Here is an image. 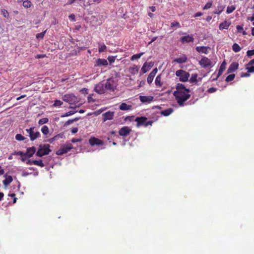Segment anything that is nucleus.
Instances as JSON below:
<instances>
[{"mask_svg": "<svg viewBox=\"0 0 254 254\" xmlns=\"http://www.w3.org/2000/svg\"><path fill=\"white\" fill-rule=\"evenodd\" d=\"M72 148L71 144L64 145L62 147L56 151V154L58 155H62L64 154L67 153Z\"/></svg>", "mask_w": 254, "mask_h": 254, "instance_id": "obj_7", "label": "nucleus"}, {"mask_svg": "<svg viewBox=\"0 0 254 254\" xmlns=\"http://www.w3.org/2000/svg\"><path fill=\"white\" fill-rule=\"evenodd\" d=\"M149 8L152 12H154L156 10L155 7L153 6H150V7H149Z\"/></svg>", "mask_w": 254, "mask_h": 254, "instance_id": "obj_62", "label": "nucleus"}, {"mask_svg": "<svg viewBox=\"0 0 254 254\" xmlns=\"http://www.w3.org/2000/svg\"><path fill=\"white\" fill-rule=\"evenodd\" d=\"M12 155H20L21 156H24V152L21 151H14L13 153H12Z\"/></svg>", "mask_w": 254, "mask_h": 254, "instance_id": "obj_41", "label": "nucleus"}, {"mask_svg": "<svg viewBox=\"0 0 254 254\" xmlns=\"http://www.w3.org/2000/svg\"><path fill=\"white\" fill-rule=\"evenodd\" d=\"M98 48H99V52L100 53H101V52H104L106 50V46L104 44H99V46H98Z\"/></svg>", "mask_w": 254, "mask_h": 254, "instance_id": "obj_32", "label": "nucleus"}, {"mask_svg": "<svg viewBox=\"0 0 254 254\" xmlns=\"http://www.w3.org/2000/svg\"><path fill=\"white\" fill-rule=\"evenodd\" d=\"M64 101L70 105H75L79 102L78 99L73 94H67L63 97Z\"/></svg>", "mask_w": 254, "mask_h": 254, "instance_id": "obj_4", "label": "nucleus"}, {"mask_svg": "<svg viewBox=\"0 0 254 254\" xmlns=\"http://www.w3.org/2000/svg\"><path fill=\"white\" fill-rule=\"evenodd\" d=\"M146 120L147 118L145 117H137L135 119V121L137 123V126L143 125Z\"/></svg>", "mask_w": 254, "mask_h": 254, "instance_id": "obj_17", "label": "nucleus"}, {"mask_svg": "<svg viewBox=\"0 0 254 254\" xmlns=\"http://www.w3.org/2000/svg\"><path fill=\"white\" fill-rule=\"evenodd\" d=\"M230 25V23L225 21L220 24L219 28L220 30L227 29Z\"/></svg>", "mask_w": 254, "mask_h": 254, "instance_id": "obj_18", "label": "nucleus"}, {"mask_svg": "<svg viewBox=\"0 0 254 254\" xmlns=\"http://www.w3.org/2000/svg\"><path fill=\"white\" fill-rule=\"evenodd\" d=\"M49 119L47 118H42L39 120L38 124L40 125H42L43 124H46L48 122Z\"/></svg>", "mask_w": 254, "mask_h": 254, "instance_id": "obj_29", "label": "nucleus"}, {"mask_svg": "<svg viewBox=\"0 0 254 254\" xmlns=\"http://www.w3.org/2000/svg\"><path fill=\"white\" fill-rule=\"evenodd\" d=\"M247 55L250 57L253 55H254V50H248L247 52Z\"/></svg>", "mask_w": 254, "mask_h": 254, "instance_id": "obj_45", "label": "nucleus"}, {"mask_svg": "<svg viewBox=\"0 0 254 254\" xmlns=\"http://www.w3.org/2000/svg\"><path fill=\"white\" fill-rule=\"evenodd\" d=\"M157 38V37H154L152 38L151 41L149 42L148 44H150L151 43H152V42L155 41Z\"/></svg>", "mask_w": 254, "mask_h": 254, "instance_id": "obj_60", "label": "nucleus"}, {"mask_svg": "<svg viewBox=\"0 0 254 254\" xmlns=\"http://www.w3.org/2000/svg\"><path fill=\"white\" fill-rule=\"evenodd\" d=\"M1 13H2V14L4 17H7L8 16L9 14L7 10H6L5 9H1Z\"/></svg>", "mask_w": 254, "mask_h": 254, "instance_id": "obj_43", "label": "nucleus"}, {"mask_svg": "<svg viewBox=\"0 0 254 254\" xmlns=\"http://www.w3.org/2000/svg\"><path fill=\"white\" fill-rule=\"evenodd\" d=\"M89 143L91 146L103 145V141L102 140L94 137H92L89 139Z\"/></svg>", "mask_w": 254, "mask_h": 254, "instance_id": "obj_9", "label": "nucleus"}, {"mask_svg": "<svg viewBox=\"0 0 254 254\" xmlns=\"http://www.w3.org/2000/svg\"><path fill=\"white\" fill-rule=\"evenodd\" d=\"M173 111L174 110L172 108H168L165 110L162 111L161 112V114L164 116H168L173 113Z\"/></svg>", "mask_w": 254, "mask_h": 254, "instance_id": "obj_21", "label": "nucleus"}, {"mask_svg": "<svg viewBox=\"0 0 254 254\" xmlns=\"http://www.w3.org/2000/svg\"><path fill=\"white\" fill-rule=\"evenodd\" d=\"M131 128L127 126L122 127L119 131V134L122 136H126L131 132Z\"/></svg>", "mask_w": 254, "mask_h": 254, "instance_id": "obj_8", "label": "nucleus"}, {"mask_svg": "<svg viewBox=\"0 0 254 254\" xmlns=\"http://www.w3.org/2000/svg\"><path fill=\"white\" fill-rule=\"evenodd\" d=\"M232 49L235 52H238L240 51L241 48L238 44L234 43L232 46Z\"/></svg>", "mask_w": 254, "mask_h": 254, "instance_id": "obj_25", "label": "nucleus"}, {"mask_svg": "<svg viewBox=\"0 0 254 254\" xmlns=\"http://www.w3.org/2000/svg\"><path fill=\"white\" fill-rule=\"evenodd\" d=\"M239 64H231V66L229 67L227 70V73H229L233 72L238 68Z\"/></svg>", "mask_w": 254, "mask_h": 254, "instance_id": "obj_23", "label": "nucleus"}, {"mask_svg": "<svg viewBox=\"0 0 254 254\" xmlns=\"http://www.w3.org/2000/svg\"><path fill=\"white\" fill-rule=\"evenodd\" d=\"M235 74H231L229 75L228 76H227V77H226V78L225 79V81L226 82L231 81L234 80V79L235 78Z\"/></svg>", "mask_w": 254, "mask_h": 254, "instance_id": "obj_28", "label": "nucleus"}, {"mask_svg": "<svg viewBox=\"0 0 254 254\" xmlns=\"http://www.w3.org/2000/svg\"><path fill=\"white\" fill-rule=\"evenodd\" d=\"M236 28L239 32H241V31H242L243 30V28L241 25H237Z\"/></svg>", "mask_w": 254, "mask_h": 254, "instance_id": "obj_51", "label": "nucleus"}, {"mask_svg": "<svg viewBox=\"0 0 254 254\" xmlns=\"http://www.w3.org/2000/svg\"><path fill=\"white\" fill-rule=\"evenodd\" d=\"M139 99L142 103H150L153 101V97L151 96H140Z\"/></svg>", "mask_w": 254, "mask_h": 254, "instance_id": "obj_12", "label": "nucleus"}, {"mask_svg": "<svg viewBox=\"0 0 254 254\" xmlns=\"http://www.w3.org/2000/svg\"><path fill=\"white\" fill-rule=\"evenodd\" d=\"M132 108V106L131 105H127L126 103H122L119 106L120 110L122 111H127L130 110Z\"/></svg>", "mask_w": 254, "mask_h": 254, "instance_id": "obj_16", "label": "nucleus"}, {"mask_svg": "<svg viewBox=\"0 0 254 254\" xmlns=\"http://www.w3.org/2000/svg\"><path fill=\"white\" fill-rule=\"evenodd\" d=\"M26 97V95H21V96H19V97H17V98H16V100H20L21 99H22V98H24V97Z\"/></svg>", "mask_w": 254, "mask_h": 254, "instance_id": "obj_59", "label": "nucleus"}, {"mask_svg": "<svg viewBox=\"0 0 254 254\" xmlns=\"http://www.w3.org/2000/svg\"><path fill=\"white\" fill-rule=\"evenodd\" d=\"M235 9V7L234 5H231L230 6H228L227 8V13H231Z\"/></svg>", "mask_w": 254, "mask_h": 254, "instance_id": "obj_33", "label": "nucleus"}, {"mask_svg": "<svg viewBox=\"0 0 254 254\" xmlns=\"http://www.w3.org/2000/svg\"><path fill=\"white\" fill-rule=\"evenodd\" d=\"M4 170L0 166V175H3L4 174Z\"/></svg>", "mask_w": 254, "mask_h": 254, "instance_id": "obj_58", "label": "nucleus"}, {"mask_svg": "<svg viewBox=\"0 0 254 254\" xmlns=\"http://www.w3.org/2000/svg\"><path fill=\"white\" fill-rule=\"evenodd\" d=\"M194 40V38L192 36L187 35L186 36H183L181 38V41L183 43H190V42H193Z\"/></svg>", "mask_w": 254, "mask_h": 254, "instance_id": "obj_15", "label": "nucleus"}, {"mask_svg": "<svg viewBox=\"0 0 254 254\" xmlns=\"http://www.w3.org/2000/svg\"><path fill=\"white\" fill-rule=\"evenodd\" d=\"M187 58L186 56H183L181 57L177 58L174 60V62L178 63L179 64H183L187 62Z\"/></svg>", "mask_w": 254, "mask_h": 254, "instance_id": "obj_19", "label": "nucleus"}, {"mask_svg": "<svg viewBox=\"0 0 254 254\" xmlns=\"http://www.w3.org/2000/svg\"><path fill=\"white\" fill-rule=\"evenodd\" d=\"M154 78V76L149 73L147 78V81L149 84H150L152 82Z\"/></svg>", "mask_w": 254, "mask_h": 254, "instance_id": "obj_35", "label": "nucleus"}, {"mask_svg": "<svg viewBox=\"0 0 254 254\" xmlns=\"http://www.w3.org/2000/svg\"><path fill=\"white\" fill-rule=\"evenodd\" d=\"M152 121H148L147 122H145V126L147 127L148 125H152Z\"/></svg>", "mask_w": 254, "mask_h": 254, "instance_id": "obj_57", "label": "nucleus"}, {"mask_svg": "<svg viewBox=\"0 0 254 254\" xmlns=\"http://www.w3.org/2000/svg\"><path fill=\"white\" fill-rule=\"evenodd\" d=\"M45 33V32H41L40 33L37 34L36 35V37L37 38H42L44 36Z\"/></svg>", "mask_w": 254, "mask_h": 254, "instance_id": "obj_48", "label": "nucleus"}, {"mask_svg": "<svg viewBox=\"0 0 254 254\" xmlns=\"http://www.w3.org/2000/svg\"><path fill=\"white\" fill-rule=\"evenodd\" d=\"M31 3L30 1L26 0L23 2V5L26 8L30 7L31 6Z\"/></svg>", "mask_w": 254, "mask_h": 254, "instance_id": "obj_37", "label": "nucleus"}, {"mask_svg": "<svg viewBox=\"0 0 254 254\" xmlns=\"http://www.w3.org/2000/svg\"><path fill=\"white\" fill-rule=\"evenodd\" d=\"M35 127H31L25 130L28 134L31 141H34L41 136L40 133L38 131H34Z\"/></svg>", "mask_w": 254, "mask_h": 254, "instance_id": "obj_5", "label": "nucleus"}, {"mask_svg": "<svg viewBox=\"0 0 254 254\" xmlns=\"http://www.w3.org/2000/svg\"><path fill=\"white\" fill-rule=\"evenodd\" d=\"M142 55V53H141V54H136V55H133L131 58V60H134L135 59H139L140 58L141 56Z\"/></svg>", "mask_w": 254, "mask_h": 254, "instance_id": "obj_40", "label": "nucleus"}, {"mask_svg": "<svg viewBox=\"0 0 254 254\" xmlns=\"http://www.w3.org/2000/svg\"><path fill=\"white\" fill-rule=\"evenodd\" d=\"M71 131L72 133L74 134L78 131V128L77 127H73L71 129Z\"/></svg>", "mask_w": 254, "mask_h": 254, "instance_id": "obj_52", "label": "nucleus"}, {"mask_svg": "<svg viewBox=\"0 0 254 254\" xmlns=\"http://www.w3.org/2000/svg\"><path fill=\"white\" fill-rule=\"evenodd\" d=\"M117 85V81L114 78H110L96 84L94 90L99 94H104L107 91L113 92L116 89Z\"/></svg>", "mask_w": 254, "mask_h": 254, "instance_id": "obj_2", "label": "nucleus"}, {"mask_svg": "<svg viewBox=\"0 0 254 254\" xmlns=\"http://www.w3.org/2000/svg\"><path fill=\"white\" fill-rule=\"evenodd\" d=\"M36 152V148L34 146L29 147L26 149L25 153H24V156H27L28 158L31 157Z\"/></svg>", "mask_w": 254, "mask_h": 254, "instance_id": "obj_11", "label": "nucleus"}, {"mask_svg": "<svg viewBox=\"0 0 254 254\" xmlns=\"http://www.w3.org/2000/svg\"><path fill=\"white\" fill-rule=\"evenodd\" d=\"M177 27L178 28L180 27V23L177 21H174L171 23V27Z\"/></svg>", "mask_w": 254, "mask_h": 254, "instance_id": "obj_38", "label": "nucleus"}, {"mask_svg": "<svg viewBox=\"0 0 254 254\" xmlns=\"http://www.w3.org/2000/svg\"><path fill=\"white\" fill-rule=\"evenodd\" d=\"M4 177L5 178V179L2 182L3 185L6 187L8 185H9L13 181V179L12 176H8L7 174H5L4 175Z\"/></svg>", "mask_w": 254, "mask_h": 254, "instance_id": "obj_14", "label": "nucleus"}, {"mask_svg": "<svg viewBox=\"0 0 254 254\" xmlns=\"http://www.w3.org/2000/svg\"><path fill=\"white\" fill-rule=\"evenodd\" d=\"M249 20H251V21H254V15L252 17H248V18Z\"/></svg>", "mask_w": 254, "mask_h": 254, "instance_id": "obj_64", "label": "nucleus"}, {"mask_svg": "<svg viewBox=\"0 0 254 254\" xmlns=\"http://www.w3.org/2000/svg\"><path fill=\"white\" fill-rule=\"evenodd\" d=\"M196 50L199 53L207 54L208 51L210 50V48L205 46L196 47Z\"/></svg>", "mask_w": 254, "mask_h": 254, "instance_id": "obj_13", "label": "nucleus"}, {"mask_svg": "<svg viewBox=\"0 0 254 254\" xmlns=\"http://www.w3.org/2000/svg\"><path fill=\"white\" fill-rule=\"evenodd\" d=\"M226 64H221L219 69L218 70V72L217 73V76L215 79H217L220 75H221L223 72V71L226 69Z\"/></svg>", "mask_w": 254, "mask_h": 254, "instance_id": "obj_20", "label": "nucleus"}, {"mask_svg": "<svg viewBox=\"0 0 254 254\" xmlns=\"http://www.w3.org/2000/svg\"><path fill=\"white\" fill-rule=\"evenodd\" d=\"M114 116V112L111 111L107 112L102 114L103 122L107 120H111L113 119Z\"/></svg>", "mask_w": 254, "mask_h": 254, "instance_id": "obj_10", "label": "nucleus"}, {"mask_svg": "<svg viewBox=\"0 0 254 254\" xmlns=\"http://www.w3.org/2000/svg\"><path fill=\"white\" fill-rule=\"evenodd\" d=\"M250 76L249 72H246V73H242L241 76L242 77H248Z\"/></svg>", "mask_w": 254, "mask_h": 254, "instance_id": "obj_53", "label": "nucleus"}, {"mask_svg": "<svg viewBox=\"0 0 254 254\" xmlns=\"http://www.w3.org/2000/svg\"><path fill=\"white\" fill-rule=\"evenodd\" d=\"M157 71H158V70H157V68H155L153 69V70L150 73V74L155 77V75L156 74V73L157 72Z\"/></svg>", "mask_w": 254, "mask_h": 254, "instance_id": "obj_47", "label": "nucleus"}, {"mask_svg": "<svg viewBox=\"0 0 254 254\" xmlns=\"http://www.w3.org/2000/svg\"><path fill=\"white\" fill-rule=\"evenodd\" d=\"M26 157H27V156H21V160L22 162H24L26 159Z\"/></svg>", "mask_w": 254, "mask_h": 254, "instance_id": "obj_63", "label": "nucleus"}, {"mask_svg": "<svg viewBox=\"0 0 254 254\" xmlns=\"http://www.w3.org/2000/svg\"><path fill=\"white\" fill-rule=\"evenodd\" d=\"M50 145L48 144H40L36 155L38 157H42L44 155H48L51 151L50 149Z\"/></svg>", "mask_w": 254, "mask_h": 254, "instance_id": "obj_3", "label": "nucleus"}, {"mask_svg": "<svg viewBox=\"0 0 254 254\" xmlns=\"http://www.w3.org/2000/svg\"><path fill=\"white\" fill-rule=\"evenodd\" d=\"M161 75H158L155 80V83L157 87H161L163 85V83L161 82Z\"/></svg>", "mask_w": 254, "mask_h": 254, "instance_id": "obj_22", "label": "nucleus"}, {"mask_svg": "<svg viewBox=\"0 0 254 254\" xmlns=\"http://www.w3.org/2000/svg\"><path fill=\"white\" fill-rule=\"evenodd\" d=\"M248 72H254V66H252L250 67H247Z\"/></svg>", "mask_w": 254, "mask_h": 254, "instance_id": "obj_49", "label": "nucleus"}, {"mask_svg": "<svg viewBox=\"0 0 254 254\" xmlns=\"http://www.w3.org/2000/svg\"><path fill=\"white\" fill-rule=\"evenodd\" d=\"M4 196V193L3 192H0V201H1Z\"/></svg>", "mask_w": 254, "mask_h": 254, "instance_id": "obj_61", "label": "nucleus"}, {"mask_svg": "<svg viewBox=\"0 0 254 254\" xmlns=\"http://www.w3.org/2000/svg\"><path fill=\"white\" fill-rule=\"evenodd\" d=\"M190 90L187 88L184 84L179 83L176 85V91L174 92V95L180 106H183L185 102L190 97Z\"/></svg>", "mask_w": 254, "mask_h": 254, "instance_id": "obj_1", "label": "nucleus"}, {"mask_svg": "<svg viewBox=\"0 0 254 254\" xmlns=\"http://www.w3.org/2000/svg\"><path fill=\"white\" fill-rule=\"evenodd\" d=\"M211 6H212V2H208L205 5V6L203 7V9H208L209 8H210Z\"/></svg>", "mask_w": 254, "mask_h": 254, "instance_id": "obj_44", "label": "nucleus"}, {"mask_svg": "<svg viewBox=\"0 0 254 254\" xmlns=\"http://www.w3.org/2000/svg\"><path fill=\"white\" fill-rule=\"evenodd\" d=\"M202 15V13L200 12H196L195 15H194V17H198V16H200Z\"/></svg>", "mask_w": 254, "mask_h": 254, "instance_id": "obj_56", "label": "nucleus"}, {"mask_svg": "<svg viewBox=\"0 0 254 254\" xmlns=\"http://www.w3.org/2000/svg\"><path fill=\"white\" fill-rule=\"evenodd\" d=\"M217 90V89L215 87H211L207 90L208 93H213Z\"/></svg>", "mask_w": 254, "mask_h": 254, "instance_id": "obj_46", "label": "nucleus"}, {"mask_svg": "<svg viewBox=\"0 0 254 254\" xmlns=\"http://www.w3.org/2000/svg\"><path fill=\"white\" fill-rule=\"evenodd\" d=\"M33 163L34 165H37L41 167H43L45 166L42 160H34V162Z\"/></svg>", "mask_w": 254, "mask_h": 254, "instance_id": "obj_26", "label": "nucleus"}, {"mask_svg": "<svg viewBox=\"0 0 254 254\" xmlns=\"http://www.w3.org/2000/svg\"><path fill=\"white\" fill-rule=\"evenodd\" d=\"M69 18L70 19L74 21L75 20V15L73 14H71L69 16Z\"/></svg>", "mask_w": 254, "mask_h": 254, "instance_id": "obj_54", "label": "nucleus"}, {"mask_svg": "<svg viewBox=\"0 0 254 254\" xmlns=\"http://www.w3.org/2000/svg\"><path fill=\"white\" fill-rule=\"evenodd\" d=\"M41 131L44 134L47 135L49 132V129L47 126H44L41 128Z\"/></svg>", "mask_w": 254, "mask_h": 254, "instance_id": "obj_27", "label": "nucleus"}, {"mask_svg": "<svg viewBox=\"0 0 254 254\" xmlns=\"http://www.w3.org/2000/svg\"><path fill=\"white\" fill-rule=\"evenodd\" d=\"M117 58V56H109L108 58V60L110 64L114 63L116 62V59Z\"/></svg>", "mask_w": 254, "mask_h": 254, "instance_id": "obj_34", "label": "nucleus"}, {"mask_svg": "<svg viewBox=\"0 0 254 254\" xmlns=\"http://www.w3.org/2000/svg\"><path fill=\"white\" fill-rule=\"evenodd\" d=\"M33 162H34V160H28L27 161H26V164L27 165H31L32 164H33Z\"/></svg>", "mask_w": 254, "mask_h": 254, "instance_id": "obj_55", "label": "nucleus"}, {"mask_svg": "<svg viewBox=\"0 0 254 254\" xmlns=\"http://www.w3.org/2000/svg\"><path fill=\"white\" fill-rule=\"evenodd\" d=\"M75 113H76V111H70L65 113L64 114L62 115L61 117L62 118H64L65 117L72 115L74 114Z\"/></svg>", "mask_w": 254, "mask_h": 254, "instance_id": "obj_30", "label": "nucleus"}, {"mask_svg": "<svg viewBox=\"0 0 254 254\" xmlns=\"http://www.w3.org/2000/svg\"><path fill=\"white\" fill-rule=\"evenodd\" d=\"M15 139L18 141H22L25 140L26 138L21 134H17L15 135Z\"/></svg>", "mask_w": 254, "mask_h": 254, "instance_id": "obj_31", "label": "nucleus"}, {"mask_svg": "<svg viewBox=\"0 0 254 254\" xmlns=\"http://www.w3.org/2000/svg\"><path fill=\"white\" fill-rule=\"evenodd\" d=\"M197 74H192L191 77L190 79V82L191 83H196L197 82Z\"/></svg>", "mask_w": 254, "mask_h": 254, "instance_id": "obj_24", "label": "nucleus"}, {"mask_svg": "<svg viewBox=\"0 0 254 254\" xmlns=\"http://www.w3.org/2000/svg\"><path fill=\"white\" fill-rule=\"evenodd\" d=\"M63 102L61 100H56L53 105L55 107H60L63 104Z\"/></svg>", "mask_w": 254, "mask_h": 254, "instance_id": "obj_36", "label": "nucleus"}, {"mask_svg": "<svg viewBox=\"0 0 254 254\" xmlns=\"http://www.w3.org/2000/svg\"><path fill=\"white\" fill-rule=\"evenodd\" d=\"M71 142L72 143H75V142H80L81 141V139H78V138H73L71 139Z\"/></svg>", "mask_w": 254, "mask_h": 254, "instance_id": "obj_50", "label": "nucleus"}, {"mask_svg": "<svg viewBox=\"0 0 254 254\" xmlns=\"http://www.w3.org/2000/svg\"><path fill=\"white\" fill-rule=\"evenodd\" d=\"M176 75L179 77L180 80L183 82L188 81L190 76L189 72L182 69L177 70L176 72Z\"/></svg>", "mask_w": 254, "mask_h": 254, "instance_id": "obj_6", "label": "nucleus"}, {"mask_svg": "<svg viewBox=\"0 0 254 254\" xmlns=\"http://www.w3.org/2000/svg\"><path fill=\"white\" fill-rule=\"evenodd\" d=\"M96 64H108L107 61L105 59H98L96 61Z\"/></svg>", "mask_w": 254, "mask_h": 254, "instance_id": "obj_39", "label": "nucleus"}, {"mask_svg": "<svg viewBox=\"0 0 254 254\" xmlns=\"http://www.w3.org/2000/svg\"><path fill=\"white\" fill-rule=\"evenodd\" d=\"M75 121H77L76 119H73V120H68L67 121H66L65 123L64 126H67L68 125L72 124V123H73Z\"/></svg>", "mask_w": 254, "mask_h": 254, "instance_id": "obj_42", "label": "nucleus"}]
</instances>
